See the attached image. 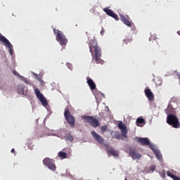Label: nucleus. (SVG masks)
I'll list each match as a JSON object with an SVG mask.
<instances>
[{"label":"nucleus","instance_id":"f257e3e1","mask_svg":"<svg viewBox=\"0 0 180 180\" xmlns=\"http://www.w3.org/2000/svg\"><path fill=\"white\" fill-rule=\"evenodd\" d=\"M89 47L91 56H94V58L96 64H103L105 61L101 58V57H102V49L98 45V41L96 39L91 40L89 44Z\"/></svg>","mask_w":180,"mask_h":180},{"label":"nucleus","instance_id":"f03ea898","mask_svg":"<svg viewBox=\"0 0 180 180\" xmlns=\"http://www.w3.org/2000/svg\"><path fill=\"white\" fill-rule=\"evenodd\" d=\"M53 33L56 34V40L58 41L60 46H67L68 40L65 37V35L61 32V31L57 29H53Z\"/></svg>","mask_w":180,"mask_h":180},{"label":"nucleus","instance_id":"7ed1b4c3","mask_svg":"<svg viewBox=\"0 0 180 180\" xmlns=\"http://www.w3.org/2000/svg\"><path fill=\"white\" fill-rule=\"evenodd\" d=\"M167 123L169 124V126H172L174 129H179L180 124L179 120H178V117L176 116L169 114L167 117Z\"/></svg>","mask_w":180,"mask_h":180},{"label":"nucleus","instance_id":"20e7f679","mask_svg":"<svg viewBox=\"0 0 180 180\" xmlns=\"http://www.w3.org/2000/svg\"><path fill=\"white\" fill-rule=\"evenodd\" d=\"M82 117L84 119V120H86L87 123H89L90 126H92V127H99L101 126V122H99V120H98V119L94 116L84 115Z\"/></svg>","mask_w":180,"mask_h":180},{"label":"nucleus","instance_id":"39448f33","mask_svg":"<svg viewBox=\"0 0 180 180\" xmlns=\"http://www.w3.org/2000/svg\"><path fill=\"white\" fill-rule=\"evenodd\" d=\"M64 116L69 126H70L72 128L74 127V126H75V117L71 115V112L68 108H65Z\"/></svg>","mask_w":180,"mask_h":180},{"label":"nucleus","instance_id":"423d86ee","mask_svg":"<svg viewBox=\"0 0 180 180\" xmlns=\"http://www.w3.org/2000/svg\"><path fill=\"white\" fill-rule=\"evenodd\" d=\"M43 164L45 167H47L49 169H51V171H56L57 169V167L56 166V164L54 163V160L50 159L49 158H45L43 160Z\"/></svg>","mask_w":180,"mask_h":180},{"label":"nucleus","instance_id":"0eeeda50","mask_svg":"<svg viewBox=\"0 0 180 180\" xmlns=\"http://www.w3.org/2000/svg\"><path fill=\"white\" fill-rule=\"evenodd\" d=\"M34 94L37 96V98L39 99V102H41V105L43 106H48L49 102L46 100V98L40 92V90L39 89H34Z\"/></svg>","mask_w":180,"mask_h":180},{"label":"nucleus","instance_id":"6e6552de","mask_svg":"<svg viewBox=\"0 0 180 180\" xmlns=\"http://www.w3.org/2000/svg\"><path fill=\"white\" fill-rule=\"evenodd\" d=\"M0 41H2L4 46L6 47H8V49H9V53L11 56H12L13 53V49H12V47H13V46H12V44H11L9 40H8V39H6V37H5L4 36H0Z\"/></svg>","mask_w":180,"mask_h":180},{"label":"nucleus","instance_id":"1a4fd4ad","mask_svg":"<svg viewBox=\"0 0 180 180\" xmlns=\"http://www.w3.org/2000/svg\"><path fill=\"white\" fill-rule=\"evenodd\" d=\"M129 154L132 160H140L141 158V154L139 153V151H137L136 148H130Z\"/></svg>","mask_w":180,"mask_h":180},{"label":"nucleus","instance_id":"9d476101","mask_svg":"<svg viewBox=\"0 0 180 180\" xmlns=\"http://www.w3.org/2000/svg\"><path fill=\"white\" fill-rule=\"evenodd\" d=\"M135 140H136L137 143H139L141 146H150L151 147V143H150V139L148 138H141V137H136Z\"/></svg>","mask_w":180,"mask_h":180},{"label":"nucleus","instance_id":"9b49d317","mask_svg":"<svg viewBox=\"0 0 180 180\" xmlns=\"http://www.w3.org/2000/svg\"><path fill=\"white\" fill-rule=\"evenodd\" d=\"M107 154H110L113 157H119V152L113 149L112 147H109V144L105 143V145Z\"/></svg>","mask_w":180,"mask_h":180},{"label":"nucleus","instance_id":"f8f14e48","mask_svg":"<svg viewBox=\"0 0 180 180\" xmlns=\"http://www.w3.org/2000/svg\"><path fill=\"white\" fill-rule=\"evenodd\" d=\"M118 127L121 129V134L123 137H124V139H127V127H126L122 122H120L118 124Z\"/></svg>","mask_w":180,"mask_h":180},{"label":"nucleus","instance_id":"ddd939ff","mask_svg":"<svg viewBox=\"0 0 180 180\" xmlns=\"http://www.w3.org/2000/svg\"><path fill=\"white\" fill-rule=\"evenodd\" d=\"M91 134L97 143H99V144H103L105 139H103L101 135L98 134L95 131H92Z\"/></svg>","mask_w":180,"mask_h":180},{"label":"nucleus","instance_id":"4468645a","mask_svg":"<svg viewBox=\"0 0 180 180\" xmlns=\"http://www.w3.org/2000/svg\"><path fill=\"white\" fill-rule=\"evenodd\" d=\"M103 12H105L108 16H111V18L115 19V20H119V16H117V14L115 13V12L111 9L105 8H103Z\"/></svg>","mask_w":180,"mask_h":180},{"label":"nucleus","instance_id":"2eb2a0df","mask_svg":"<svg viewBox=\"0 0 180 180\" xmlns=\"http://www.w3.org/2000/svg\"><path fill=\"white\" fill-rule=\"evenodd\" d=\"M120 16L124 25H126V26H128V27H131V22H130V17H129V15L124 16L123 15H120Z\"/></svg>","mask_w":180,"mask_h":180},{"label":"nucleus","instance_id":"dca6fc26","mask_svg":"<svg viewBox=\"0 0 180 180\" xmlns=\"http://www.w3.org/2000/svg\"><path fill=\"white\" fill-rule=\"evenodd\" d=\"M145 95L149 101H154V94L151 92V89H145Z\"/></svg>","mask_w":180,"mask_h":180},{"label":"nucleus","instance_id":"f3484780","mask_svg":"<svg viewBox=\"0 0 180 180\" xmlns=\"http://www.w3.org/2000/svg\"><path fill=\"white\" fill-rule=\"evenodd\" d=\"M150 148L153 151V153H155L156 155V158H158V160H162V155H161V153H160V150L154 149V147L153 146V145H150Z\"/></svg>","mask_w":180,"mask_h":180},{"label":"nucleus","instance_id":"a211bd4d","mask_svg":"<svg viewBox=\"0 0 180 180\" xmlns=\"http://www.w3.org/2000/svg\"><path fill=\"white\" fill-rule=\"evenodd\" d=\"M87 84L90 89H91V91L96 89V84H95V82H94V80H92V79H87Z\"/></svg>","mask_w":180,"mask_h":180},{"label":"nucleus","instance_id":"6ab92c4d","mask_svg":"<svg viewBox=\"0 0 180 180\" xmlns=\"http://www.w3.org/2000/svg\"><path fill=\"white\" fill-rule=\"evenodd\" d=\"M133 41V38L131 37H127L122 41V47H124V45H127Z\"/></svg>","mask_w":180,"mask_h":180},{"label":"nucleus","instance_id":"aec40b11","mask_svg":"<svg viewBox=\"0 0 180 180\" xmlns=\"http://www.w3.org/2000/svg\"><path fill=\"white\" fill-rule=\"evenodd\" d=\"M146 124V120H143V118H137L136 120V125L139 127H142V126H144Z\"/></svg>","mask_w":180,"mask_h":180},{"label":"nucleus","instance_id":"412c9836","mask_svg":"<svg viewBox=\"0 0 180 180\" xmlns=\"http://www.w3.org/2000/svg\"><path fill=\"white\" fill-rule=\"evenodd\" d=\"M167 176H169L170 178H172V179H173V180H180V177H178V176H176V175L172 174L171 172H169V171H167Z\"/></svg>","mask_w":180,"mask_h":180},{"label":"nucleus","instance_id":"4be33fe9","mask_svg":"<svg viewBox=\"0 0 180 180\" xmlns=\"http://www.w3.org/2000/svg\"><path fill=\"white\" fill-rule=\"evenodd\" d=\"M18 94L20 95H25V86L21 85L18 88Z\"/></svg>","mask_w":180,"mask_h":180},{"label":"nucleus","instance_id":"5701e85b","mask_svg":"<svg viewBox=\"0 0 180 180\" xmlns=\"http://www.w3.org/2000/svg\"><path fill=\"white\" fill-rule=\"evenodd\" d=\"M58 156L60 157V158H62V160H65V158H67V153L60 151L58 153Z\"/></svg>","mask_w":180,"mask_h":180},{"label":"nucleus","instance_id":"b1692460","mask_svg":"<svg viewBox=\"0 0 180 180\" xmlns=\"http://www.w3.org/2000/svg\"><path fill=\"white\" fill-rule=\"evenodd\" d=\"M66 140H68V141L72 142L74 141V136H72V135H67Z\"/></svg>","mask_w":180,"mask_h":180},{"label":"nucleus","instance_id":"393cba45","mask_svg":"<svg viewBox=\"0 0 180 180\" xmlns=\"http://www.w3.org/2000/svg\"><path fill=\"white\" fill-rule=\"evenodd\" d=\"M100 129L102 131V133H105V131L108 130V126L107 125L102 126L101 127Z\"/></svg>","mask_w":180,"mask_h":180},{"label":"nucleus","instance_id":"a878e982","mask_svg":"<svg viewBox=\"0 0 180 180\" xmlns=\"http://www.w3.org/2000/svg\"><path fill=\"white\" fill-rule=\"evenodd\" d=\"M115 139H117V140H121V139H122V134H120V133H119V132H117V133H115Z\"/></svg>","mask_w":180,"mask_h":180},{"label":"nucleus","instance_id":"bb28decb","mask_svg":"<svg viewBox=\"0 0 180 180\" xmlns=\"http://www.w3.org/2000/svg\"><path fill=\"white\" fill-rule=\"evenodd\" d=\"M12 73L13 74V75H15V77H19L20 78H23V77L20 76V75H19V73H18V72L16 70H13Z\"/></svg>","mask_w":180,"mask_h":180},{"label":"nucleus","instance_id":"cd10ccee","mask_svg":"<svg viewBox=\"0 0 180 180\" xmlns=\"http://www.w3.org/2000/svg\"><path fill=\"white\" fill-rule=\"evenodd\" d=\"M66 65H67L68 68H69V70H72V64H71L70 63H67Z\"/></svg>","mask_w":180,"mask_h":180},{"label":"nucleus","instance_id":"c85d7f7f","mask_svg":"<svg viewBox=\"0 0 180 180\" xmlns=\"http://www.w3.org/2000/svg\"><path fill=\"white\" fill-rule=\"evenodd\" d=\"M104 33H105V29L102 28L101 31V36H103Z\"/></svg>","mask_w":180,"mask_h":180},{"label":"nucleus","instance_id":"c756f323","mask_svg":"<svg viewBox=\"0 0 180 180\" xmlns=\"http://www.w3.org/2000/svg\"><path fill=\"white\" fill-rule=\"evenodd\" d=\"M150 170L151 171H155V166H151L150 167Z\"/></svg>","mask_w":180,"mask_h":180},{"label":"nucleus","instance_id":"7c9ffc66","mask_svg":"<svg viewBox=\"0 0 180 180\" xmlns=\"http://www.w3.org/2000/svg\"><path fill=\"white\" fill-rule=\"evenodd\" d=\"M23 81L25 84H29V82L26 79H23Z\"/></svg>","mask_w":180,"mask_h":180},{"label":"nucleus","instance_id":"2f4dec72","mask_svg":"<svg viewBox=\"0 0 180 180\" xmlns=\"http://www.w3.org/2000/svg\"><path fill=\"white\" fill-rule=\"evenodd\" d=\"M11 153H15V149H11Z\"/></svg>","mask_w":180,"mask_h":180},{"label":"nucleus","instance_id":"473e14b6","mask_svg":"<svg viewBox=\"0 0 180 180\" xmlns=\"http://www.w3.org/2000/svg\"><path fill=\"white\" fill-rule=\"evenodd\" d=\"M124 180H127V179H125Z\"/></svg>","mask_w":180,"mask_h":180},{"label":"nucleus","instance_id":"72a5a7b5","mask_svg":"<svg viewBox=\"0 0 180 180\" xmlns=\"http://www.w3.org/2000/svg\"><path fill=\"white\" fill-rule=\"evenodd\" d=\"M179 79H180V76H179Z\"/></svg>","mask_w":180,"mask_h":180}]
</instances>
